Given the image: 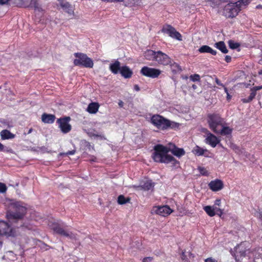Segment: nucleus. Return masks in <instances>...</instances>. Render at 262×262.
<instances>
[{
  "label": "nucleus",
  "instance_id": "21",
  "mask_svg": "<svg viewBox=\"0 0 262 262\" xmlns=\"http://www.w3.org/2000/svg\"><path fill=\"white\" fill-rule=\"evenodd\" d=\"M120 73L125 78H130L133 74L132 70L126 66L121 67Z\"/></svg>",
  "mask_w": 262,
  "mask_h": 262
},
{
  "label": "nucleus",
  "instance_id": "7",
  "mask_svg": "<svg viewBox=\"0 0 262 262\" xmlns=\"http://www.w3.org/2000/svg\"><path fill=\"white\" fill-rule=\"evenodd\" d=\"M239 3L234 2L227 4L222 9V14L226 18L235 17L241 11Z\"/></svg>",
  "mask_w": 262,
  "mask_h": 262
},
{
  "label": "nucleus",
  "instance_id": "16",
  "mask_svg": "<svg viewBox=\"0 0 262 262\" xmlns=\"http://www.w3.org/2000/svg\"><path fill=\"white\" fill-rule=\"evenodd\" d=\"M220 139L209 132L208 133H207V137L205 139V142L210 145L212 147H215L220 143Z\"/></svg>",
  "mask_w": 262,
  "mask_h": 262
},
{
  "label": "nucleus",
  "instance_id": "32",
  "mask_svg": "<svg viewBox=\"0 0 262 262\" xmlns=\"http://www.w3.org/2000/svg\"><path fill=\"white\" fill-rule=\"evenodd\" d=\"M204 210L210 217L214 216L215 215L216 207L211 206H206L203 208Z\"/></svg>",
  "mask_w": 262,
  "mask_h": 262
},
{
  "label": "nucleus",
  "instance_id": "35",
  "mask_svg": "<svg viewBox=\"0 0 262 262\" xmlns=\"http://www.w3.org/2000/svg\"><path fill=\"white\" fill-rule=\"evenodd\" d=\"M208 2H210V6L213 7H219L221 5V0H207Z\"/></svg>",
  "mask_w": 262,
  "mask_h": 262
},
{
  "label": "nucleus",
  "instance_id": "37",
  "mask_svg": "<svg viewBox=\"0 0 262 262\" xmlns=\"http://www.w3.org/2000/svg\"><path fill=\"white\" fill-rule=\"evenodd\" d=\"M190 79L192 81H200V76L198 74H194L193 75H191L190 76Z\"/></svg>",
  "mask_w": 262,
  "mask_h": 262
},
{
  "label": "nucleus",
  "instance_id": "29",
  "mask_svg": "<svg viewBox=\"0 0 262 262\" xmlns=\"http://www.w3.org/2000/svg\"><path fill=\"white\" fill-rule=\"evenodd\" d=\"M221 129H219V132L216 133L217 134H220L223 136L231 135L232 132V129L229 126H225L223 125L221 127Z\"/></svg>",
  "mask_w": 262,
  "mask_h": 262
},
{
  "label": "nucleus",
  "instance_id": "34",
  "mask_svg": "<svg viewBox=\"0 0 262 262\" xmlns=\"http://www.w3.org/2000/svg\"><path fill=\"white\" fill-rule=\"evenodd\" d=\"M130 198L129 197L125 198L123 195H120L117 199V202L119 205H124L129 203Z\"/></svg>",
  "mask_w": 262,
  "mask_h": 262
},
{
  "label": "nucleus",
  "instance_id": "54",
  "mask_svg": "<svg viewBox=\"0 0 262 262\" xmlns=\"http://www.w3.org/2000/svg\"><path fill=\"white\" fill-rule=\"evenodd\" d=\"M43 247H42L43 248H45V249L47 250L48 249H49V248L50 247L49 246H48V245L43 243Z\"/></svg>",
  "mask_w": 262,
  "mask_h": 262
},
{
  "label": "nucleus",
  "instance_id": "43",
  "mask_svg": "<svg viewBox=\"0 0 262 262\" xmlns=\"http://www.w3.org/2000/svg\"><path fill=\"white\" fill-rule=\"evenodd\" d=\"M215 214H217L221 216L223 214V210L216 207Z\"/></svg>",
  "mask_w": 262,
  "mask_h": 262
},
{
  "label": "nucleus",
  "instance_id": "4",
  "mask_svg": "<svg viewBox=\"0 0 262 262\" xmlns=\"http://www.w3.org/2000/svg\"><path fill=\"white\" fill-rule=\"evenodd\" d=\"M27 207L21 202H15L11 203V209L7 212V217L9 220H21L26 215Z\"/></svg>",
  "mask_w": 262,
  "mask_h": 262
},
{
  "label": "nucleus",
  "instance_id": "60",
  "mask_svg": "<svg viewBox=\"0 0 262 262\" xmlns=\"http://www.w3.org/2000/svg\"><path fill=\"white\" fill-rule=\"evenodd\" d=\"M93 137H100L101 136L98 135H97V134H93Z\"/></svg>",
  "mask_w": 262,
  "mask_h": 262
},
{
  "label": "nucleus",
  "instance_id": "52",
  "mask_svg": "<svg viewBox=\"0 0 262 262\" xmlns=\"http://www.w3.org/2000/svg\"><path fill=\"white\" fill-rule=\"evenodd\" d=\"M5 150V146L0 143V151H4Z\"/></svg>",
  "mask_w": 262,
  "mask_h": 262
},
{
  "label": "nucleus",
  "instance_id": "28",
  "mask_svg": "<svg viewBox=\"0 0 262 262\" xmlns=\"http://www.w3.org/2000/svg\"><path fill=\"white\" fill-rule=\"evenodd\" d=\"M155 186L154 183L152 182L151 180H147L144 182L142 184H141L138 187L140 189L148 191L153 188Z\"/></svg>",
  "mask_w": 262,
  "mask_h": 262
},
{
  "label": "nucleus",
  "instance_id": "46",
  "mask_svg": "<svg viewBox=\"0 0 262 262\" xmlns=\"http://www.w3.org/2000/svg\"><path fill=\"white\" fill-rule=\"evenodd\" d=\"M11 0H0V5H4L8 4Z\"/></svg>",
  "mask_w": 262,
  "mask_h": 262
},
{
  "label": "nucleus",
  "instance_id": "5",
  "mask_svg": "<svg viewBox=\"0 0 262 262\" xmlns=\"http://www.w3.org/2000/svg\"><path fill=\"white\" fill-rule=\"evenodd\" d=\"M207 120L210 129L214 133L219 132V127L226 124L224 119L216 113L208 114Z\"/></svg>",
  "mask_w": 262,
  "mask_h": 262
},
{
  "label": "nucleus",
  "instance_id": "8",
  "mask_svg": "<svg viewBox=\"0 0 262 262\" xmlns=\"http://www.w3.org/2000/svg\"><path fill=\"white\" fill-rule=\"evenodd\" d=\"M15 229L12 228L8 223L0 220V237L3 235L15 236ZM2 245L3 242L0 240V249Z\"/></svg>",
  "mask_w": 262,
  "mask_h": 262
},
{
  "label": "nucleus",
  "instance_id": "55",
  "mask_svg": "<svg viewBox=\"0 0 262 262\" xmlns=\"http://www.w3.org/2000/svg\"><path fill=\"white\" fill-rule=\"evenodd\" d=\"M231 96L229 94H227V101H229L231 100Z\"/></svg>",
  "mask_w": 262,
  "mask_h": 262
},
{
  "label": "nucleus",
  "instance_id": "58",
  "mask_svg": "<svg viewBox=\"0 0 262 262\" xmlns=\"http://www.w3.org/2000/svg\"><path fill=\"white\" fill-rule=\"evenodd\" d=\"M185 257H186V255H185V252H182V258L183 259H184Z\"/></svg>",
  "mask_w": 262,
  "mask_h": 262
},
{
  "label": "nucleus",
  "instance_id": "11",
  "mask_svg": "<svg viewBox=\"0 0 262 262\" xmlns=\"http://www.w3.org/2000/svg\"><path fill=\"white\" fill-rule=\"evenodd\" d=\"M161 72L162 71L160 69L150 68L147 66L142 67L140 70L141 75L151 78H158Z\"/></svg>",
  "mask_w": 262,
  "mask_h": 262
},
{
  "label": "nucleus",
  "instance_id": "13",
  "mask_svg": "<svg viewBox=\"0 0 262 262\" xmlns=\"http://www.w3.org/2000/svg\"><path fill=\"white\" fill-rule=\"evenodd\" d=\"M58 4L57 5V7H60L62 10L68 14L69 16H71L73 18L74 16V7L66 0H57Z\"/></svg>",
  "mask_w": 262,
  "mask_h": 262
},
{
  "label": "nucleus",
  "instance_id": "59",
  "mask_svg": "<svg viewBox=\"0 0 262 262\" xmlns=\"http://www.w3.org/2000/svg\"><path fill=\"white\" fill-rule=\"evenodd\" d=\"M118 104L120 107H122L123 105V102L122 101H120Z\"/></svg>",
  "mask_w": 262,
  "mask_h": 262
},
{
  "label": "nucleus",
  "instance_id": "9",
  "mask_svg": "<svg viewBox=\"0 0 262 262\" xmlns=\"http://www.w3.org/2000/svg\"><path fill=\"white\" fill-rule=\"evenodd\" d=\"M51 229L55 233L61 236L67 237L71 239L75 238V235L72 232H69L64 229L62 226L59 223H54L52 224Z\"/></svg>",
  "mask_w": 262,
  "mask_h": 262
},
{
  "label": "nucleus",
  "instance_id": "22",
  "mask_svg": "<svg viewBox=\"0 0 262 262\" xmlns=\"http://www.w3.org/2000/svg\"><path fill=\"white\" fill-rule=\"evenodd\" d=\"M120 62L118 60H116L114 63L110 65V70L114 74H117L120 72L121 67Z\"/></svg>",
  "mask_w": 262,
  "mask_h": 262
},
{
  "label": "nucleus",
  "instance_id": "47",
  "mask_svg": "<svg viewBox=\"0 0 262 262\" xmlns=\"http://www.w3.org/2000/svg\"><path fill=\"white\" fill-rule=\"evenodd\" d=\"M215 81L217 85L222 86H224V85L221 82V81L217 78H215Z\"/></svg>",
  "mask_w": 262,
  "mask_h": 262
},
{
  "label": "nucleus",
  "instance_id": "19",
  "mask_svg": "<svg viewBox=\"0 0 262 262\" xmlns=\"http://www.w3.org/2000/svg\"><path fill=\"white\" fill-rule=\"evenodd\" d=\"M193 153L198 156H204L206 157H209L210 152L207 149H203L198 145H196L192 150Z\"/></svg>",
  "mask_w": 262,
  "mask_h": 262
},
{
  "label": "nucleus",
  "instance_id": "56",
  "mask_svg": "<svg viewBox=\"0 0 262 262\" xmlns=\"http://www.w3.org/2000/svg\"><path fill=\"white\" fill-rule=\"evenodd\" d=\"M255 89H256V90H258V91L262 89V85H260V86H256Z\"/></svg>",
  "mask_w": 262,
  "mask_h": 262
},
{
  "label": "nucleus",
  "instance_id": "38",
  "mask_svg": "<svg viewBox=\"0 0 262 262\" xmlns=\"http://www.w3.org/2000/svg\"><path fill=\"white\" fill-rule=\"evenodd\" d=\"M198 170L200 173L203 176H208V171L205 167H199Z\"/></svg>",
  "mask_w": 262,
  "mask_h": 262
},
{
  "label": "nucleus",
  "instance_id": "20",
  "mask_svg": "<svg viewBox=\"0 0 262 262\" xmlns=\"http://www.w3.org/2000/svg\"><path fill=\"white\" fill-rule=\"evenodd\" d=\"M56 117L53 114L43 113L41 115V120L45 123L52 124L54 122Z\"/></svg>",
  "mask_w": 262,
  "mask_h": 262
},
{
  "label": "nucleus",
  "instance_id": "12",
  "mask_svg": "<svg viewBox=\"0 0 262 262\" xmlns=\"http://www.w3.org/2000/svg\"><path fill=\"white\" fill-rule=\"evenodd\" d=\"M161 32L168 34L170 37L182 40L181 34L176 29L170 25H165L163 26Z\"/></svg>",
  "mask_w": 262,
  "mask_h": 262
},
{
  "label": "nucleus",
  "instance_id": "44",
  "mask_svg": "<svg viewBox=\"0 0 262 262\" xmlns=\"http://www.w3.org/2000/svg\"><path fill=\"white\" fill-rule=\"evenodd\" d=\"M153 260L152 257H146L143 258V262H151Z\"/></svg>",
  "mask_w": 262,
  "mask_h": 262
},
{
  "label": "nucleus",
  "instance_id": "49",
  "mask_svg": "<svg viewBox=\"0 0 262 262\" xmlns=\"http://www.w3.org/2000/svg\"><path fill=\"white\" fill-rule=\"evenodd\" d=\"M225 60L227 62H230L231 61V57L229 55H226L225 56Z\"/></svg>",
  "mask_w": 262,
  "mask_h": 262
},
{
  "label": "nucleus",
  "instance_id": "36",
  "mask_svg": "<svg viewBox=\"0 0 262 262\" xmlns=\"http://www.w3.org/2000/svg\"><path fill=\"white\" fill-rule=\"evenodd\" d=\"M228 45L230 48L232 49H237L240 46V45L238 43L235 42L232 40H230L228 41Z\"/></svg>",
  "mask_w": 262,
  "mask_h": 262
},
{
  "label": "nucleus",
  "instance_id": "57",
  "mask_svg": "<svg viewBox=\"0 0 262 262\" xmlns=\"http://www.w3.org/2000/svg\"><path fill=\"white\" fill-rule=\"evenodd\" d=\"M223 88H224V89L225 92L227 94H229L228 89H227V88L225 85H224V86H223Z\"/></svg>",
  "mask_w": 262,
  "mask_h": 262
},
{
  "label": "nucleus",
  "instance_id": "39",
  "mask_svg": "<svg viewBox=\"0 0 262 262\" xmlns=\"http://www.w3.org/2000/svg\"><path fill=\"white\" fill-rule=\"evenodd\" d=\"M251 1L252 0H239L236 2L238 3H239L240 8H241L242 5L244 6H247L250 3Z\"/></svg>",
  "mask_w": 262,
  "mask_h": 262
},
{
  "label": "nucleus",
  "instance_id": "15",
  "mask_svg": "<svg viewBox=\"0 0 262 262\" xmlns=\"http://www.w3.org/2000/svg\"><path fill=\"white\" fill-rule=\"evenodd\" d=\"M234 249L235 253H232V255L234 257L235 260H237V257L238 256V254L241 257H245L246 256L247 249L244 243H241L237 245Z\"/></svg>",
  "mask_w": 262,
  "mask_h": 262
},
{
  "label": "nucleus",
  "instance_id": "45",
  "mask_svg": "<svg viewBox=\"0 0 262 262\" xmlns=\"http://www.w3.org/2000/svg\"><path fill=\"white\" fill-rule=\"evenodd\" d=\"M204 262H217V261L212 257H209L206 258Z\"/></svg>",
  "mask_w": 262,
  "mask_h": 262
},
{
  "label": "nucleus",
  "instance_id": "25",
  "mask_svg": "<svg viewBox=\"0 0 262 262\" xmlns=\"http://www.w3.org/2000/svg\"><path fill=\"white\" fill-rule=\"evenodd\" d=\"M1 139L2 140L12 139L15 138V135L11 133L8 129H4L0 133Z\"/></svg>",
  "mask_w": 262,
  "mask_h": 262
},
{
  "label": "nucleus",
  "instance_id": "3",
  "mask_svg": "<svg viewBox=\"0 0 262 262\" xmlns=\"http://www.w3.org/2000/svg\"><path fill=\"white\" fill-rule=\"evenodd\" d=\"M144 56L146 60L156 62L159 65L168 66L170 64L171 58L161 51L147 50L144 53Z\"/></svg>",
  "mask_w": 262,
  "mask_h": 262
},
{
  "label": "nucleus",
  "instance_id": "1",
  "mask_svg": "<svg viewBox=\"0 0 262 262\" xmlns=\"http://www.w3.org/2000/svg\"><path fill=\"white\" fill-rule=\"evenodd\" d=\"M169 150L168 148L161 144H158L154 146V152L152 158L156 162L160 163H171L172 166H177L179 162L173 157L168 155Z\"/></svg>",
  "mask_w": 262,
  "mask_h": 262
},
{
  "label": "nucleus",
  "instance_id": "2",
  "mask_svg": "<svg viewBox=\"0 0 262 262\" xmlns=\"http://www.w3.org/2000/svg\"><path fill=\"white\" fill-rule=\"evenodd\" d=\"M150 122L157 128L162 130L169 129L176 130L180 126L179 123L171 121L159 114L152 115L150 118Z\"/></svg>",
  "mask_w": 262,
  "mask_h": 262
},
{
  "label": "nucleus",
  "instance_id": "40",
  "mask_svg": "<svg viewBox=\"0 0 262 262\" xmlns=\"http://www.w3.org/2000/svg\"><path fill=\"white\" fill-rule=\"evenodd\" d=\"M7 190V187L3 183L0 182V193H5Z\"/></svg>",
  "mask_w": 262,
  "mask_h": 262
},
{
  "label": "nucleus",
  "instance_id": "53",
  "mask_svg": "<svg viewBox=\"0 0 262 262\" xmlns=\"http://www.w3.org/2000/svg\"><path fill=\"white\" fill-rule=\"evenodd\" d=\"M96 160H97L96 157L94 156H93L91 157V159H90V161L91 162H96Z\"/></svg>",
  "mask_w": 262,
  "mask_h": 262
},
{
  "label": "nucleus",
  "instance_id": "26",
  "mask_svg": "<svg viewBox=\"0 0 262 262\" xmlns=\"http://www.w3.org/2000/svg\"><path fill=\"white\" fill-rule=\"evenodd\" d=\"M199 52L201 53H209L213 55H215L217 52L213 50L209 46L207 45H203L199 49Z\"/></svg>",
  "mask_w": 262,
  "mask_h": 262
},
{
  "label": "nucleus",
  "instance_id": "51",
  "mask_svg": "<svg viewBox=\"0 0 262 262\" xmlns=\"http://www.w3.org/2000/svg\"><path fill=\"white\" fill-rule=\"evenodd\" d=\"M134 90L136 91H139L140 90V87L138 85L135 84L134 86Z\"/></svg>",
  "mask_w": 262,
  "mask_h": 262
},
{
  "label": "nucleus",
  "instance_id": "62",
  "mask_svg": "<svg viewBox=\"0 0 262 262\" xmlns=\"http://www.w3.org/2000/svg\"><path fill=\"white\" fill-rule=\"evenodd\" d=\"M258 74H259V75H262V70H260V71L258 72Z\"/></svg>",
  "mask_w": 262,
  "mask_h": 262
},
{
  "label": "nucleus",
  "instance_id": "50",
  "mask_svg": "<svg viewBox=\"0 0 262 262\" xmlns=\"http://www.w3.org/2000/svg\"><path fill=\"white\" fill-rule=\"evenodd\" d=\"M221 5H222V4L224 3H227L229 4L230 3H233L232 1L230 0H221Z\"/></svg>",
  "mask_w": 262,
  "mask_h": 262
},
{
  "label": "nucleus",
  "instance_id": "18",
  "mask_svg": "<svg viewBox=\"0 0 262 262\" xmlns=\"http://www.w3.org/2000/svg\"><path fill=\"white\" fill-rule=\"evenodd\" d=\"M208 186L209 188L213 191H218L223 188L224 184L221 180L216 179L211 181L209 183Z\"/></svg>",
  "mask_w": 262,
  "mask_h": 262
},
{
  "label": "nucleus",
  "instance_id": "17",
  "mask_svg": "<svg viewBox=\"0 0 262 262\" xmlns=\"http://www.w3.org/2000/svg\"><path fill=\"white\" fill-rule=\"evenodd\" d=\"M168 148L169 151L178 157H181L185 154V151L183 148H179L174 144L169 143Z\"/></svg>",
  "mask_w": 262,
  "mask_h": 262
},
{
  "label": "nucleus",
  "instance_id": "61",
  "mask_svg": "<svg viewBox=\"0 0 262 262\" xmlns=\"http://www.w3.org/2000/svg\"><path fill=\"white\" fill-rule=\"evenodd\" d=\"M192 88L194 90H195V89H196V85H195V84H193V85H192Z\"/></svg>",
  "mask_w": 262,
  "mask_h": 262
},
{
  "label": "nucleus",
  "instance_id": "48",
  "mask_svg": "<svg viewBox=\"0 0 262 262\" xmlns=\"http://www.w3.org/2000/svg\"><path fill=\"white\" fill-rule=\"evenodd\" d=\"M221 204V200L220 199H216L214 202V206H220Z\"/></svg>",
  "mask_w": 262,
  "mask_h": 262
},
{
  "label": "nucleus",
  "instance_id": "24",
  "mask_svg": "<svg viewBox=\"0 0 262 262\" xmlns=\"http://www.w3.org/2000/svg\"><path fill=\"white\" fill-rule=\"evenodd\" d=\"M99 104L98 102H91L86 108V111L90 114H96L99 108Z\"/></svg>",
  "mask_w": 262,
  "mask_h": 262
},
{
  "label": "nucleus",
  "instance_id": "31",
  "mask_svg": "<svg viewBox=\"0 0 262 262\" xmlns=\"http://www.w3.org/2000/svg\"><path fill=\"white\" fill-rule=\"evenodd\" d=\"M13 4L19 8H29V6L28 0H14Z\"/></svg>",
  "mask_w": 262,
  "mask_h": 262
},
{
  "label": "nucleus",
  "instance_id": "14",
  "mask_svg": "<svg viewBox=\"0 0 262 262\" xmlns=\"http://www.w3.org/2000/svg\"><path fill=\"white\" fill-rule=\"evenodd\" d=\"M155 212L162 216L169 215L172 212V209L167 205L157 206L154 208Z\"/></svg>",
  "mask_w": 262,
  "mask_h": 262
},
{
  "label": "nucleus",
  "instance_id": "10",
  "mask_svg": "<svg viewBox=\"0 0 262 262\" xmlns=\"http://www.w3.org/2000/svg\"><path fill=\"white\" fill-rule=\"evenodd\" d=\"M70 120V117H64L57 119L56 122L62 133L67 134L71 130L72 126L69 123Z\"/></svg>",
  "mask_w": 262,
  "mask_h": 262
},
{
  "label": "nucleus",
  "instance_id": "6",
  "mask_svg": "<svg viewBox=\"0 0 262 262\" xmlns=\"http://www.w3.org/2000/svg\"><path fill=\"white\" fill-rule=\"evenodd\" d=\"M75 59L73 63L76 66H80L86 68H92L94 66L93 60L89 57L86 54L83 53H75L74 54Z\"/></svg>",
  "mask_w": 262,
  "mask_h": 262
},
{
  "label": "nucleus",
  "instance_id": "63",
  "mask_svg": "<svg viewBox=\"0 0 262 262\" xmlns=\"http://www.w3.org/2000/svg\"><path fill=\"white\" fill-rule=\"evenodd\" d=\"M256 8H262V6H261V5H258V6H256Z\"/></svg>",
  "mask_w": 262,
  "mask_h": 262
},
{
  "label": "nucleus",
  "instance_id": "27",
  "mask_svg": "<svg viewBox=\"0 0 262 262\" xmlns=\"http://www.w3.org/2000/svg\"><path fill=\"white\" fill-rule=\"evenodd\" d=\"M255 88H256V86H254L251 89V90H250L251 93L248 98L242 99L241 101L243 103H249L253 100V99L255 98V97L256 95V91H257V90H256Z\"/></svg>",
  "mask_w": 262,
  "mask_h": 262
},
{
  "label": "nucleus",
  "instance_id": "42",
  "mask_svg": "<svg viewBox=\"0 0 262 262\" xmlns=\"http://www.w3.org/2000/svg\"><path fill=\"white\" fill-rule=\"evenodd\" d=\"M85 147L89 149V150H91V149L94 150V146H92L91 145V143L89 142H88V141H85Z\"/></svg>",
  "mask_w": 262,
  "mask_h": 262
},
{
  "label": "nucleus",
  "instance_id": "23",
  "mask_svg": "<svg viewBox=\"0 0 262 262\" xmlns=\"http://www.w3.org/2000/svg\"><path fill=\"white\" fill-rule=\"evenodd\" d=\"M170 63L169 64H168V66H169L171 70V72L173 74H177L178 73H180L182 71V68L181 66L177 63V62H174L172 59H171Z\"/></svg>",
  "mask_w": 262,
  "mask_h": 262
},
{
  "label": "nucleus",
  "instance_id": "33",
  "mask_svg": "<svg viewBox=\"0 0 262 262\" xmlns=\"http://www.w3.org/2000/svg\"><path fill=\"white\" fill-rule=\"evenodd\" d=\"M215 47L220 50L222 53L226 54L228 50L226 48V45L224 41H221L215 43Z\"/></svg>",
  "mask_w": 262,
  "mask_h": 262
},
{
  "label": "nucleus",
  "instance_id": "41",
  "mask_svg": "<svg viewBox=\"0 0 262 262\" xmlns=\"http://www.w3.org/2000/svg\"><path fill=\"white\" fill-rule=\"evenodd\" d=\"M76 151L75 150H69L68 152L66 153H60V155L63 156V155H73L75 154Z\"/></svg>",
  "mask_w": 262,
  "mask_h": 262
},
{
  "label": "nucleus",
  "instance_id": "30",
  "mask_svg": "<svg viewBox=\"0 0 262 262\" xmlns=\"http://www.w3.org/2000/svg\"><path fill=\"white\" fill-rule=\"evenodd\" d=\"M29 2V7L33 8L35 11L42 12L43 11L41 7L38 3V0H28Z\"/></svg>",
  "mask_w": 262,
  "mask_h": 262
}]
</instances>
